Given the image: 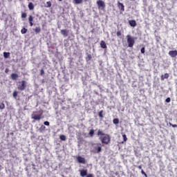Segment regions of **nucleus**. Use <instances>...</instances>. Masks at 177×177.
<instances>
[{"label":"nucleus","instance_id":"f257e3e1","mask_svg":"<svg viewBox=\"0 0 177 177\" xmlns=\"http://www.w3.org/2000/svg\"><path fill=\"white\" fill-rule=\"evenodd\" d=\"M97 135L98 136H100L99 139L102 145H109L110 142H111V137H110V135L104 133V132L100 130L97 131Z\"/></svg>","mask_w":177,"mask_h":177},{"label":"nucleus","instance_id":"f03ea898","mask_svg":"<svg viewBox=\"0 0 177 177\" xmlns=\"http://www.w3.org/2000/svg\"><path fill=\"white\" fill-rule=\"evenodd\" d=\"M127 44H128L129 48H133V45H135V39H133V37L128 35L127 36Z\"/></svg>","mask_w":177,"mask_h":177},{"label":"nucleus","instance_id":"7ed1b4c3","mask_svg":"<svg viewBox=\"0 0 177 177\" xmlns=\"http://www.w3.org/2000/svg\"><path fill=\"white\" fill-rule=\"evenodd\" d=\"M27 88V82L24 80H22L21 82H19V84L17 86V89L19 91H24Z\"/></svg>","mask_w":177,"mask_h":177},{"label":"nucleus","instance_id":"20e7f679","mask_svg":"<svg viewBox=\"0 0 177 177\" xmlns=\"http://www.w3.org/2000/svg\"><path fill=\"white\" fill-rule=\"evenodd\" d=\"M97 6L100 10H104L106 8V3L102 0H98L97 1Z\"/></svg>","mask_w":177,"mask_h":177},{"label":"nucleus","instance_id":"39448f33","mask_svg":"<svg viewBox=\"0 0 177 177\" xmlns=\"http://www.w3.org/2000/svg\"><path fill=\"white\" fill-rule=\"evenodd\" d=\"M41 118H42L41 114L37 115L35 113H33L32 115V119L35 120V121H39L41 120Z\"/></svg>","mask_w":177,"mask_h":177},{"label":"nucleus","instance_id":"423d86ee","mask_svg":"<svg viewBox=\"0 0 177 177\" xmlns=\"http://www.w3.org/2000/svg\"><path fill=\"white\" fill-rule=\"evenodd\" d=\"M118 8L121 10V12L125 11V6H124V3H120V1L118 2Z\"/></svg>","mask_w":177,"mask_h":177},{"label":"nucleus","instance_id":"0eeeda50","mask_svg":"<svg viewBox=\"0 0 177 177\" xmlns=\"http://www.w3.org/2000/svg\"><path fill=\"white\" fill-rule=\"evenodd\" d=\"M77 161L80 162V164H86V160H85V158H83L82 156L77 157Z\"/></svg>","mask_w":177,"mask_h":177},{"label":"nucleus","instance_id":"6e6552de","mask_svg":"<svg viewBox=\"0 0 177 177\" xmlns=\"http://www.w3.org/2000/svg\"><path fill=\"white\" fill-rule=\"evenodd\" d=\"M169 55L171 57H176L177 56V50H170L169 52Z\"/></svg>","mask_w":177,"mask_h":177},{"label":"nucleus","instance_id":"1a4fd4ad","mask_svg":"<svg viewBox=\"0 0 177 177\" xmlns=\"http://www.w3.org/2000/svg\"><path fill=\"white\" fill-rule=\"evenodd\" d=\"M61 34L64 37H68V30H67L66 29H62V30H61Z\"/></svg>","mask_w":177,"mask_h":177},{"label":"nucleus","instance_id":"9d476101","mask_svg":"<svg viewBox=\"0 0 177 177\" xmlns=\"http://www.w3.org/2000/svg\"><path fill=\"white\" fill-rule=\"evenodd\" d=\"M88 175V170L86 169H83L80 170V176H86Z\"/></svg>","mask_w":177,"mask_h":177},{"label":"nucleus","instance_id":"9b49d317","mask_svg":"<svg viewBox=\"0 0 177 177\" xmlns=\"http://www.w3.org/2000/svg\"><path fill=\"white\" fill-rule=\"evenodd\" d=\"M129 24L131 27H136V21L135 20H129Z\"/></svg>","mask_w":177,"mask_h":177},{"label":"nucleus","instance_id":"f8f14e48","mask_svg":"<svg viewBox=\"0 0 177 177\" xmlns=\"http://www.w3.org/2000/svg\"><path fill=\"white\" fill-rule=\"evenodd\" d=\"M11 78L13 81H16V80H17V78H19V75H17V73H12Z\"/></svg>","mask_w":177,"mask_h":177},{"label":"nucleus","instance_id":"ddd939ff","mask_svg":"<svg viewBox=\"0 0 177 177\" xmlns=\"http://www.w3.org/2000/svg\"><path fill=\"white\" fill-rule=\"evenodd\" d=\"M100 46L102 49H107V46L106 45V42L104 41H101Z\"/></svg>","mask_w":177,"mask_h":177},{"label":"nucleus","instance_id":"4468645a","mask_svg":"<svg viewBox=\"0 0 177 177\" xmlns=\"http://www.w3.org/2000/svg\"><path fill=\"white\" fill-rule=\"evenodd\" d=\"M169 78V74L165 73V75H161V80L164 81L165 79Z\"/></svg>","mask_w":177,"mask_h":177},{"label":"nucleus","instance_id":"2eb2a0df","mask_svg":"<svg viewBox=\"0 0 177 177\" xmlns=\"http://www.w3.org/2000/svg\"><path fill=\"white\" fill-rule=\"evenodd\" d=\"M138 169H141V174L142 175H144V176L147 177V174H146V172H145V171L143 169H142V165H139L138 167Z\"/></svg>","mask_w":177,"mask_h":177},{"label":"nucleus","instance_id":"dca6fc26","mask_svg":"<svg viewBox=\"0 0 177 177\" xmlns=\"http://www.w3.org/2000/svg\"><path fill=\"white\" fill-rule=\"evenodd\" d=\"M28 7L29 10H34V4L32 3H29Z\"/></svg>","mask_w":177,"mask_h":177},{"label":"nucleus","instance_id":"f3484780","mask_svg":"<svg viewBox=\"0 0 177 177\" xmlns=\"http://www.w3.org/2000/svg\"><path fill=\"white\" fill-rule=\"evenodd\" d=\"M3 57L5 59H9V57H10V53L4 52Z\"/></svg>","mask_w":177,"mask_h":177},{"label":"nucleus","instance_id":"a211bd4d","mask_svg":"<svg viewBox=\"0 0 177 177\" xmlns=\"http://www.w3.org/2000/svg\"><path fill=\"white\" fill-rule=\"evenodd\" d=\"M34 31H35V34H39V32H41V27H36L34 29Z\"/></svg>","mask_w":177,"mask_h":177},{"label":"nucleus","instance_id":"6ab92c4d","mask_svg":"<svg viewBox=\"0 0 177 177\" xmlns=\"http://www.w3.org/2000/svg\"><path fill=\"white\" fill-rule=\"evenodd\" d=\"M113 123L115 125H117V124H120V120L118 118H115L113 120Z\"/></svg>","mask_w":177,"mask_h":177},{"label":"nucleus","instance_id":"aec40b11","mask_svg":"<svg viewBox=\"0 0 177 177\" xmlns=\"http://www.w3.org/2000/svg\"><path fill=\"white\" fill-rule=\"evenodd\" d=\"M88 135L91 136V138H93V135H95V130L94 129L90 130Z\"/></svg>","mask_w":177,"mask_h":177},{"label":"nucleus","instance_id":"412c9836","mask_svg":"<svg viewBox=\"0 0 177 177\" xmlns=\"http://www.w3.org/2000/svg\"><path fill=\"white\" fill-rule=\"evenodd\" d=\"M5 109V103L3 102H0V110H3Z\"/></svg>","mask_w":177,"mask_h":177},{"label":"nucleus","instance_id":"4be33fe9","mask_svg":"<svg viewBox=\"0 0 177 177\" xmlns=\"http://www.w3.org/2000/svg\"><path fill=\"white\" fill-rule=\"evenodd\" d=\"M28 21H29V23L34 21V17L32 15L29 16Z\"/></svg>","mask_w":177,"mask_h":177},{"label":"nucleus","instance_id":"5701e85b","mask_svg":"<svg viewBox=\"0 0 177 177\" xmlns=\"http://www.w3.org/2000/svg\"><path fill=\"white\" fill-rule=\"evenodd\" d=\"M83 0H73V1L75 2V3L76 5H79L80 3H81L82 2Z\"/></svg>","mask_w":177,"mask_h":177},{"label":"nucleus","instance_id":"b1692460","mask_svg":"<svg viewBox=\"0 0 177 177\" xmlns=\"http://www.w3.org/2000/svg\"><path fill=\"white\" fill-rule=\"evenodd\" d=\"M59 139H60L61 140H63V141L66 140V136H64V135H61V136H59Z\"/></svg>","mask_w":177,"mask_h":177},{"label":"nucleus","instance_id":"393cba45","mask_svg":"<svg viewBox=\"0 0 177 177\" xmlns=\"http://www.w3.org/2000/svg\"><path fill=\"white\" fill-rule=\"evenodd\" d=\"M17 91H15L14 92H13V93H12V96H13V97L15 98V99H17Z\"/></svg>","mask_w":177,"mask_h":177},{"label":"nucleus","instance_id":"a878e982","mask_svg":"<svg viewBox=\"0 0 177 177\" xmlns=\"http://www.w3.org/2000/svg\"><path fill=\"white\" fill-rule=\"evenodd\" d=\"M95 150H97V153H100V151H102V147L98 146L97 148H95Z\"/></svg>","mask_w":177,"mask_h":177},{"label":"nucleus","instance_id":"bb28decb","mask_svg":"<svg viewBox=\"0 0 177 177\" xmlns=\"http://www.w3.org/2000/svg\"><path fill=\"white\" fill-rule=\"evenodd\" d=\"M21 34H26L27 32V28H23L21 30Z\"/></svg>","mask_w":177,"mask_h":177},{"label":"nucleus","instance_id":"cd10ccee","mask_svg":"<svg viewBox=\"0 0 177 177\" xmlns=\"http://www.w3.org/2000/svg\"><path fill=\"white\" fill-rule=\"evenodd\" d=\"M98 115L100 118H103V110L99 112Z\"/></svg>","mask_w":177,"mask_h":177},{"label":"nucleus","instance_id":"c85d7f7f","mask_svg":"<svg viewBox=\"0 0 177 177\" xmlns=\"http://www.w3.org/2000/svg\"><path fill=\"white\" fill-rule=\"evenodd\" d=\"M122 138H123L124 142H127L128 140V138H127V135L123 134Z\"/></svg>","mask_w":177,"mask_h":177},{"label":"nucleus","instance_id":"c756f323","mask_svg":"<svg viewBox=\"0 0 177 177\" xmlns=\"http://www.w3.org/2000/svg\"><path fill=\"white\" fill-rule=\"evenodd\" d=\"M26 17H27V13L23 12V13L21 14V18H22V19H26Z\"/></svg>","mask_w":177,"mask_h":177},{"label":"nucleus","instance_id":"7c9ffc66","mask_svg":"<svg viewBox=\"0 0 177 177\" xmlns=\"http://www.w3.org/2000/svg\"><path fill=\"white\" fill-rule=\"evenodd\" d=\"M91 59H92V55L91 54H88L86 57V60H88V62H89V60H91Z\"/></svg>","mask_w":177,"mask_h":177},{"label":"nucleus","instance_id":"2f4dec72","mask_svg":"<svg viewBox=\"0 0 177 177\" xmlns=\"http://www.w3.org/2000/svg\"><path fill=\"white\" fill-rule=\"evenodd\" d=\"M47 8H50L52 6V3L50 1H47Z\"/></svg>","mask_w":177,"mask_h":177},{"label":"nucleus","instance_id":"473e14b6","mask_svg":"<svg viewBox=\"0 0 177 177\" xmlns=\"http://www.w3.org/2000/svg\"><path fill=\"white\" fill-rule=\"evenodd\" d=\"M169 124L170 127H172V128H177V124H173L171 122H169Z\"/></svg>","mask_w":177,"mask_h":177},{"label":"nucleus","instance_id":"72a5a7b5","mask_svg":"<svg viewBox=\"0 0 177 177\" xmlns=\"http://www.w3.org/2000/svg\"><path fill=\"white\" fill-rule=\"evenodd\" d=\"M117 37H121V31L118 30L116 33Z\"/></svg>","mask_w":177,"mask_h":177},{"label":"nucleus","instance_id":"f704fd0d","mask_svg":"<svg viewBox=\"0 0 177 177\" xmlns=\"http://www.w3.org/2000/svg\"><path fill=\"white\" fill-rule=\"evenodd\" d=\"M44 74H45V71H44V69H41L40 75H44Z\"/></svg>","mask_w":177,"mask_h":177},{"label":"nucleus","instance_id":"c9c22d12","mask_svg":"<svg viewBox=\"0 0 177 177\" xmlns=\"http://www.w3.org/2000/svg\"><path fill=\"white\" fill-rule=\"evenodd\" d=\"M165 102L166 103H169L171 102V98L170 97H167L166 100H165Z\"/></svg>","mask_w":177,"mask_h":177},{"label":"nucleus","instance_id":"e433bc0d","mask_svg":"<svg viewBox=\"0 0 177 177\" xmlns=\"http://www.w3.org/2000/svg\"><path fill=\"white\" fill-rule=\"evenodd\" d=\"M44 124L45 125H46V127H49V125H50V123H49V122H48V121L44 122Z\"/></svg>","mask_w":177,"mask_h":177},{"label":"nucleus","instance_id":"4c0bfd02","mask_svg":"<svg viewBox=\"0 0 177 177\" xmlns=\"http://www.w3.org/2000/svg\"><path fill=\"white\" fill-rule=\"evenodd\" d=\"M86 177H93V174H87Z\"/></svg>","mask_w":177,"mask_h":177},{"label":"nucleus","instance_id":"58836bf2","mask_svg":"<svg viewBox=\"0 0 177 177\" xmlns=\"http://www.w3.org/2000/svg\"><path fill=\"white\" fill-rule=\"evenodd\" d=\"M141 53H145V47L141 48Z\"/></svg>","mask_w":177,"mask_h":177},{"label":"nucleus","instance_id":"ea45409f","mask_svg":"<svg viewBox=\"0 0 177 177\" xmlns=\"http://www.w3.org/2000/svg\"><path fill=\"white\" fill-rule=\"evenodd\" d=\"M5 73L6 74H8V73H9V68H6Z\"/></svg>","mask_w":177,"mask_h":177},{"label":"nucleus","instance_id":"a19ab883","mask_svg":"<svg viewBox=\"0 0 177 177\" xmlns=\"http://www.w3.org/2000/svg\"><path fill=\"white\" fill-rule=\"evenodd\" d=\"M29 24H30V27H32V26H34V24L32 22H29Z\"/></svg>","mask_w":177,"mask_h":177},{"label":"nucleus","instance_id":"79ce46f5","mask_svg":"<svg viewBox=\"0 0 177 177\" xmlns=\"http://www.w3.org/2000/svg\"><path fill=\"white\" fill-rule=\"evenodd\" d=\"M41 128H43V129H45V126H41Z\"/></svg>","mask_w":177,"mask_h":177},{"label":"nucleus","instance_id":"37998d69","mask_svg":"<svg viewBox=\"0 0 177 177\" xmlns=\"http://www.w3.org/2000/svg\"><path fill=\"white\" fill-rule=\"evenodd\" d=\"M97 146H100L101 144H97Z\"/></svg>","mask_w":177,"mask_h":177},{"label":"nucleus","instance_id":"c03bdc74","mask_svg":"<svg viewBox=\"0 0 177 177\" xmlns=\"http://www.w3.org/2000/svg\"><path fill=\"white\" fill-rule=\"evenodd\" d=\"M58 1H59L60 2H62V1H63V0H58Z\"/></svg>","mask_w":177,"mask_h":177},{"label":"nucleus","instance_id":"a18cd8bd","mask_svg":"<svg viewBox=\"0 0 177 177\" xmlns=\"http://www.w3.org/2000/svg\"><path fill=\"white\" fill-rule=\"evenodd\" d=\"M11 135H13V133H12Z\"/></svg>","mask_w":177,"mask_h":177},{"label":"nucleus","instance_id":"49530a36","mask_svg":"<svg viewBox=\"0 0 177 177\" xmlns=\"http://www.w3.org/2000/svg\"><path fill=\"white\" fill-rule=\"evenodd\" d=\"M122 143H124V142H122Z\"/></svg>","mask_w":177,"mask_h":177}]
</instances>
